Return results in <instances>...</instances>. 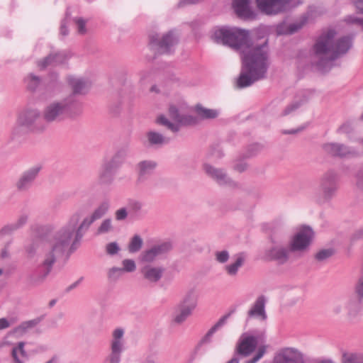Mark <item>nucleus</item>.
I'll return each mask as SVG.
<instances>
[{
    "label": "nucleus",
    "mask_w": 363,
    "mask_h": 363,
    "mask_svg": "<svg viewBox=\"0 0 363 363\" xmlns=\"http://www.w3.org/2000/svg\"><path fill=\"white\" fill-rule=\"evenodd\" d=\"M211 38L240 53L242 68L238 79L239 87H247L265 77L269 65L267 39L258 38L249 30L237 27L215 28Z\"/></svg>",
    "instance_id": "obj_1"
},
{
    "label": "nucleus",
    "mask_w": 363,
    "mask_h": 363,
    "mask_svg": "<svg viewBox=\"0 0 363 363\" xmlns=\"http://www.w3.org/2000/svg\"><path fill=\"white\" fill-rule=\"evenodd\" d=\"M72 227L60 228L39 243L33 242L26 246L25 250L29 258L37 255L38 272L43 279L50 274L59 257L67 250L75 248L72 245Z\"/></svg>",
    "instance_id": "obj_2"
},
{
    "label": "nucleus",
    "mask_w": 363,
    "mask_h": 363,
    "mask_svg": "<svg viewBox=\"0 0 363 363\" xmlns=\"http://www.w3.org/2000/svg\"><path fill=\"white\" fill-rule=\"evenodd\" d=\"M352 44V37L340 36L336 28L323 29L312 48L314 63L321 72H327L331 68L334 60L349 52Z\"/></svg>",
    "instance_id": "obj_3"
},
{
    "label": "nucleus",
    "mask_w": 363,
    "mask_h": 363,
    "mask_svg": "<svg viewBox=\"0 0 363 363\" xmlns=\"http://www.w3.org/2000/svg\"><path fill=\"white\" fill-rule=\"evenodd\" d=\"M82 111V103L74 94L65 98L48 103L42 112V116L48 123L60 122L67 118H74Z\"/></svg>",
    "instance_id": "obj_4"
},
{
    "label": "nucleus",
    "mask_w": 363,
    "mask_h": 363,
    "mask_svg": "<svg viewBox=\"0 0 363 363\" xmlns=\"http://www.w3.org/2000/svg\"><path fill=\"white\" fill-rule=\"evenodd\" d=\"M189 106L182 98L172 101L168 106V115L174 121H170L165 116L160 115L157 123L167 127L174 133L178 132L181 125H189L196 123V119L187 114Z\"/></svg>",
    "instance_id": "obj_5"
},
{
    "label": "nucleus",
    "mask_w": 363,
    "mask_h": 363,
    "mask_svg": "<svg viewBox=\"0 0 363 363\" xmlns=\"http://www.w3.org/2000/svg\"><path fill=\"white\" fill-rule=\"evenodd\" d=\"M125 330L122 327L112 330L108 340V353L103 363H120L122 354L125 350Z\"/></svg>",
    "instance_id": "obj_6"
},
{
    "label": "nucleus",
    "mask_w": 363,
    "mask_h": 363,
    "mask_svg": "<svg viewBox=\"0 0 363 363\" xmlns=\"http://www.w3.org/2000/svg\"><path fill=\"white\" fill-rule=\"evenodd\" d=\"M198 303V295L194 289H190L184 294L177 306L173 316L175 323H184L196 309Z\"/></svg>",
    "instance_id": "obj_7"
},
{
    "label": "nucleus",
    "mask_w": 363,
    "mask_h": 363,
    "mask_svg": "<svg viewBox=\"0 0 363 363\" xmlns=\"http://www.w3.org/2000/svg\"><path fill=\"white\" fill-rule=\"evenodd\" d=\"M82 217V211H79L73 213L69 218L68 222L63 225L61 228H72V245L74 247L82 238L83 234L86 232L90 225L96 220L92 215L87 216L79 224V220Z\"/></svg>",
    "instance_id": "obj_8"
},
{
    "label": "nucleus",
    "mask_w": 363,
    "mask_h": 363,
    "mask_svg": "<svg viewBox=\"0 0 363 363\" xmlns=\"http://www.w3.org/2000/svg\"><path fill=\"white\" fill-rule=\"evenodd\" d=\"M258 9L267 15H276L301 4V0H256Z\"/></svg>",
    "instance_id": "obj_9"
},
{
    "label": "nucleus",
    "mask_w": 363,
    "mask_h": 363,
    "mask_svg": "<svg viewBox=\"0 0 363 363\" xmlns=\"http://www.w3.org/2000/svg\"><path fill=\"white\" fill-rule=\"evenodd\" d=\"M313 236L314 233L310 227L300 228L289 242L290 250L293 252L306 251L312 242Z\"/></svg>",
    "instance_id": "obj_10"
},
{
    "label": "nucleus",
    "mask_w": 363,
    "mask_h": 363,
    "mask_svg": "<svg viewBox=\"0 0 363 363\" xmlns=\"http://www.w3.org/2000/svg\"><path fill=\"white\" fill-rule=\"evenodd\" d=\"M177 42L178 36L173 30L164 34L161 38L152 36L150 40L152 47L160 53L170 52Z\"/></svg>",
    "instance_id": "obj_11"
},
{
    "label": "nucleus",
    "mask_w": 363,
    "mask_h": 363,
    "mask_svg": "<svg viewBox=\"0 0 363 363\" xmlns=\"http://www.w3.org/2000/svg\"><path fill=\"white\" fill-rule=\"evenodd\" d=\"M337 175L333 170L326 172L320 179V191L323 197L328 200L335 194L337 189Z\"/></svg>",
    "instance_id": "obj_12"
},
{
    "label": "nucleus",
    "mask_w": 363,
    "mask_h": 363,
    "mask_svg": "<svg viewBox=\"0 0 363 363\" xmlns=\"http://www.w3.org/2000/svg\"><path fill=\"white\" fill-rule=\"evenodd\" d=\"M40 117V112L36 108H27L22 110L18 116L13 133H18L20 129H30Z\"/></svg>",
    "instance_id": "obj_13"
},
{
    "label": "nucleus",
    "mask_w": 363,
    "mask_h": 363,
    "mask_svg": "<svg viewBox=\"0 0 363 363\" xmlns=\"http://www.w3.org/2000/svg\"><path fill=\"white\" fill-rule=\"evenodd\" d=\"M272 363H303V357L294 347H283L274 354Z\"/></svg>",
    "instance_id": "obj_14"
},
{
    "label": "nucleus",
    "mask_w": 363,
    "mask_h": 363,
    "mask_svg": "<svg viewBox=\"0 0 363 363\" xmlns=\"http://www.w3.org/2000/svg\"><path fill=\"white\" fill-rule=\"evenodd\" d=\"M172 249L169 242H162L152 245L141 254V260L145 262H152L163 256Z\"/></svg>",
    "instance_id": "obj_15"
},
{
    "label": "nucleus",
    "mask_w": 363,
    "mask_h": 363,
    "mask_svg": "<svg viewBox=\"0 0 363 363\" xmlns=\"http://www.w3.org/2000/svg\"><path fill=\"white\" fill-rule=\"evenodd\" d=\"M266 303V298L264 296H259L248 311L247 320L250 318H256L259 321L265 322L267 318L265 311Z\"/></svg>",
    "instance_id": "obj_16"
},
{
    "label": "nucleus",
    "mask_w": 363,
    "mask_h": 363,
    "mask_svg": "<svg viewBox=\"0 0 363 363\" xmlns=\"http://www.w3.org/2000/svg\"><path fill=\"white\" fill-rule=\"evenodd\" d=\"M291 252H292L290 250L289 246L287 249L280 245H274L266 250L264 258L269 260H275L280 264H284L289 260Z\"/></svg>",
    "instance_id": "obj_17"
},
{
    "label": "nucleus",
    "mask_w": 363,
    "mask_h": 363,
    "mask_svg": "<svg viewBox=\"0 0 363 363\" xmlns=\"http://www.w3.org/2000/svg\"><path fill=\"white\" fill-rule=\"evenodd\" d=\"M41 169L40 165H35L26 172H24L16 183V186L19 190H26L28 189L37 177Z\"/></svg>",
    "instance_id": "obj_18"
},
{
    "label": "nucleus",
    "mask_w": 363,
    "mask_h": 363,
    "mask_svg": "<svg viewBox=\"0 0 363 363\" xmlns=\"http://www.w3.org/2000/svg\"><path fill=\"white\" fill-rule=\"evenodd\" d=\"M157 167V163L153 160H143L135 166L138 178L137 183H143L147 177L152 174Z\"/></svg>",
    "instance_id": "obj_19"
},
{
    "label": "nucleus",
    "mask_w": 363,
    "mask_h": 363,
    "mask_svg": "<svg viewBox=\"0 0 363 363\" xmlns=\"http://www.w3.org/2000/svg\"><path fill=\"white\" fill-rule=\"evenodd\" d=\"M71 53L69 51L58 52L46 57L43 60L40 61L38 66L40 69H45L49 65H57L65 63L70 57Z\"/></svg>",
    "instance_id": "obj_20"
},
{
    "label": "nucleus",
    "mask_w": 363,
    "mask_h": 363,
    "mask_svg": "<svg viewBox=\"0 0 363 363\" xmlns=\"http://www.w3.org/2000/svg\"><path fill=\"white\" fill-rule=\"evenodd\" d=\"M257 345V339L252 335L244 334L238 342L237 351L243 356H248L256 348Z\"/></svg>",
    "instance_id": "obj_21"
},
{
    "label": "nucleus",
    "mask_w": 363,
    "mask_h": 363,
    "mask_svg": "<svg viewBox=\"0 0 363 363\" xmlns=\"http://www.w3.org/2000/svg\"><path fill=\"white\" fill-rule=\"evenodd\" d=\"M164 269L162 267L147 264L141 269L143 278L149 283L158 282L163 276Z\"/></svg>",
    "instance_id": "obj_22"
},
{
    "label": "nucleus",
    "mask_w": 363,
    "mask_h": 363,
    "mask_svg": "<svg viewBox=\"0 0 363 363\" xmlns=\"http://www.w3.org/2000/svg\"><path fill=\"white\" fill-rule=\"evenodd\" d=\"M324 150L333 156L346 157L356 155V151L339 143H327L323 146Z\"/></svg>",
    "instance_id": "obj_23"
},
{
    "label": "nucleus",
    "mask_w": 363,
    "mask_h": 363,
    "mask_svg": "<svg viewBox=\"0 0 363 363\" xmlns=\"http://www.w3.org/2000/svg\"><path fill=\"white\" fill-rule=\"evenodd\" d=\"M117 168L112 162H104L99 171V181L101 184H111L114 179L115 169Z\"/></svg>",
    "instance_id": "obj_24"
},
{
    "label": "nucleus",
    "mask_w": 363,
    "mask_h": 363,
    "mask_svg": "<svg viewBox=\"0 0 363 363\" xmlns=\"http://www.w3.org/2000/svg\"><path fill=\"white\" fill-rule=\"evenodd\" d=\"M250 3L251 0H233V7L238 16L252 18L255 13L250 6Z\"/></svg>",
    "instance_id": "obj_25"
},
{
    "label": "nucleus",
    "mask_w": 363,
    "mask_h": 363,
    "mask_svg": "<svg viewBox=\"0 0 363 363\" xmlns=\"http://www.w3.org/2000/svg\"><path fill=\"white\" fill-rule=\"evenodd\" d=\"M146 143L148 146L160 147L169 143V138L155 130H149L146 133Z\"/></svg>",
    "instance_id": "obj_26"
},
{
    "label": "nucleus",
    "mask_w": 363,
    "mask_h": 363,
    "mask_svg": "<svg viewBox=\"0 0 363 363\" xmlns=\"http://www.w3.org/2000/svg\"><path fill=\"white\" fill-rule=\"evenodd\" d=\"M245 261V255L244 253H238L233 257L231 263L226 264L224 270L226 274L230 277H235L239 269L243 266Z\"/></svg>",
    "instance_id": "obj_27"
},
{
    "label": "nucleus",
    "mask_w": 363,
    "mask_h": 363,
    "mask_svg": "<svg viewBox=\"0 0 363 363\" xmlns=\"http://www.w3.org/2000/svg\"><path fill=\"white\" fill-rule=\"evenodd\" d=\"M345 312L350 318L357 315L362 308V298L354 296L344 302Z\"/></svg>",
    "instance_id": "obj_28"
},
{
    "label": "nucleus",
    "mask_w": 363,
    "mask_h": 363,
    "mask_svg": "<svg viewBox=\"0 0 363 363\" xmlns=\"http://www.w3.org/2000/svg\"><path fill=\"white\" fill-rule=\"evenodd\" d=\"M203 169L206 174L216 179L220 184L230 182V179L222 169H216L208 164L203 165Z\"/></svg>",
    "instance_id": "obj_29"
},
{
    "label": "nucleus",
    "mask_w": 363,
    "mask_h": 363,
    "mask_svg": "<svg viewBox=\"0 0 363 363\" xmlns=\"http://www.w3.org/2000/svg\"><path fill=\"white\" fill-rule=\"evenodd\" d=\"M305 22L306 20H302L298 22H294L291 23H281L277 27V33L278 35L293 34L300 30L303 27Z\"/></svg>",
    "instance_id": "obj_30"
},
{
    "label": "nucleus",
    "mask_w": 363,
    "mask_h": 363,
    "mask_svg": "<svg viewBox=\"0 0 363 363\" xmlns=\"http://www.w3.org/2000/svg\"><path fill=\"white\" fill-rule=\"evenodd\" d=\"M69 84L73 89V94L74 96L76 94H84L89 87L87 82L84 81L81 78H77L74 77H69L67 78Z\"/></svg>",
    "instance_id": "obj_31"
},
{
    "label": "nucleus",
    "mask_w": 363,
    "mask_h": 363,
    "mask_svg": "<svg viewBox=\"0 0 363 363\" xmlns=\"http://www.w3.org/2000/svg\"><path fill=\"white\" fill-rule=\"evenodd\" d=\"M233 311L228 313V314L221 317L207 332L205 336L201 340V343H208L211 341L213 335L221 328L227 322V320L230 316Z\"/></svg>",
    "instance_id": "obj_32"
},
{
    "label": "nucleus",
    "mask_w": 363,
    "mask_h": 363,
    "mask_svg": "<svg viewBox=\"0 0 363 363\" xmlns=\"http://www.w3.org/2000/svg\"><path fill=\"white\" fill-rule=\"evenodd\" d=\"M28 220V216L26 215L21 216L16 222L14 223L7 225L1 228L0 230V236L4 237L7 235H11L17 229L22 227Z\"/></svg>",
    "instance_id": "obj_33"
},
{
    "label": "nucleus",
    "mask_w": 363,
    "mask_h": 363,
    "mask_svg": "<svg viewBox=\"0 0 363 363\" xmlns=\"http://www.w3.org/2000/svg\"><path fill=\"white\" fill-rule=\"evenodd\" d=\"M38 323V320H31L23 322L18 327L11 331L10 334L14 335L17 337H20L35 327Z\"/></svg>",
    "instance_id": "obj_34"
},
{
    "label": "nucleus",
    "mask_w": 363,
    "mask_h": 363,
    "mask_svg": "<svg viewBox=\"0 0 363 363\" xmlns=\"http://www.w3.org/2000/svg\"><path fill=\"white\" fill-rule=\"evenodd\" d=\"M11 355L15 363H25L28 354L24 350V342H18L17 346L13 347Z\"/></svg>",
    "instance_id": "obj_35"
},
{
    "label": "nucleus",
    "mask_w": 363,
    "mask_h": 363,
    "mask_svg": "<svg viewBox=\"0 0 363 363\" xmlns=\"http://www.w3.org/2000/svg\"><path fill=\"white\" fill-rule=\"evenodd\" d=\"M197 115L203 119H211L218 116L219 111L217 109H211L203 107L201 105H196L195 107Z\"/></svg>",
    "instance_id": "obj_36"
},
{
    "label": "nucleus",
    "mask_w": 363,
    "mask_h": 363,
    "mask_svg": "<svg viewBox=\"0 0 363 363\" xmlns=\"http://www.w3.org/2000/svg\"><path fill=\"white\" fill-rule=\"evenodd\" d=\"M342 363H363V354L344 352L342 354Z\"/></svg>",
    "instance_id": "obj_37"
},
{
    "label": "nucleus",
    "mask_w": 363,
    "mask_h": 363,
    "mask_svg": "<svg viewBox=\"0 0 363 363\" xmlns=\"http://www.w3.org/2000/svg\"><path fill=\"white\" fill-rule=\"evenodd\" d=\"M109 202L108 201H104L100 203V205L94 211L91 215L96 220L100 219L106 213L109 209Z\"/></svg>",
    "instance_id": "obj_38"
},
{
    "label": "nucleus",
    "mask_w": 363,
    "mask_h": 363,
    "mask_svg": "<svg viewBox=\"0 0 363 363\" xmlns=\"http://www.w3.org/2000/svg\"><path fill=\"white\" fill-rule=\"evenodd\" d=\"M143 241L140 235H135L130 240L128 245V250L131 253L138 252L143 245Z\"/></svg>",
    "instance_id": "obj_39"
},
{
    "label": "nucleus",
    "mask_w": 363,
    "mask_h": 363,
    "mask_svg": "<svg viewBox=\"0 0 363 363\" xmlns=\"http://www.w3.org/2000/svg\"><path fill=\"white\" fill-rule=\"evenodd\" d=\"M28 88L32 91L36 90L41 84L40 79L32 74H29L25 79Z\"/></svg>",
    "instance_id": "obj_40"
},
{
    "label": "nucleus",
    "mask_w": 363,
    "mask_h": 363,
    "mask_svg": "<svg viewBox=\"0 0 363 363\" xmlns=\"http://www.w3.org/2000/svg\"><path fill=\"white\" fill-rule=\"evenodd\" d=\"M123 273V272L121 268L113 267L108 269L107 276L108 279L111 281H116L122 276Z\"/></svg>",
    "instance_id": "obj_41"
},
{
    "label": "nucleus",
    "mask_w": 363,
    "mask_h": 363,
    "mask_svg": "<svg viewBox=\"0 0 363 363\" xmlns=\"http://www.w3.org/2000/svg\"><path fill=\"white\" fill-rule=\"evenodd\" d=\"M123 272H133L136 269V264L133 259H125L122 261Z\"/></svg>",
    "instance_id": "obj_42"
},
{
    "label": "nucleus",
    "mask_w": 363,
    "mask_h": 363,
    "mask_svg": "<svg viewBox=\"0 0 363 363\" xmlns=\"http://www.w3.org/2000/svg\"><path fill=\"white\" fill-rule=\"evenodd\" d=\"M113 229L112 222L111 219H105L101 223L100 226L97 230L99 234H105L109 233Z\"/></svg>",
    "instance_id": "obj_43"
},
{
    "label": "nucleus",
    "mask_w": 363,
    "mask_h": 363,
    "mask_svg": "<svg viewBox=\"0 0 363 363\" xmlns=\"http://www.w3.org/2000/svg\"><path fill=\"white\" fill-rule=\"evenodd\" d=\"M214 255L216 260L220 264L226 263L230 258V254L227 250L216 251Z\"/></svg>",
    "instance_id": "obj_44"
},
{
    "label": "nucleus",
    "mask_w": 363,
    "mask_h": 363,
    "mask_svg": "<svg viewBox=\"0 0 363 363\" xmlns=\"http://www.w3.org/2000/svg\"><path fill=\"white\" fill-rule=\"evenodd\" d=\"M345 22L347 24L359 26L363 29V18H360L356 14H352L346 16Z\"/></svg>",
    "instance_id": "obj_45"
},
{
    "label": "nucleus",
    "mask_w": 363,
    "mask_h": 363,
    "mask_svg": "<svg viewBox=\"0 0 363 363\" xmlns=\"http://www.w3.org/2000/svg\"><path fill=\"white\" fill-rule=\"evenodd\" d=\"M126 156V152L125 150H118L115 155L113 157V158L111 160H108V162H112L114 165H116L118 167L123 160L125 159Z\"/></svg>",
    "instance_id": "obj_46"
},
{
    "label": "nucleus",
    "mask_w": 363,
    "mask_h": 363,
    "mask_svg": "<svg viewBox=\"0 0 363 363\" xmlns=\"http://www.w3.org/2000/svg\"><path fill=\"white\" fill-rule=\"evenodd\" d=\"M266 352V348L264 346L259 347L252 359H249L246 363H256L258 362Z\"/></svg>",
    "instance_id": "obj_47"
},
{
    "label": "nucleus",
    "mask_w": 363,
    "mask_h": 363,
    "mask_svg": "<svg viewBox=\"0 0 363 363\" xmlns=\"http://www.w3.org/2000/svg\"><path fill=\"white\" fill-rule=\"evenodd\" d=\"M120 250L118 245L116 242H110L106 246V252L110 255H116Z\"/></svg>",
    "instance_id": "obj_48"
},
{
    "label": "nucleus",
    "mask_w": 363,
    "mask_h": 363,
    "mask_svg": "<svg viewBox=\"0 0 363 363\" xmlns=\"http://www.w3.org/2000/svg\"><path fill=\"white\" fill-rule=\"evenodd\" d=\"M333 254V251L331 250H322L319 251L316 255L315 258L318 260H324L328 257H330Z\"/></svg>",
    "instance_id": "obj_49"
},
{
    "label": "nucleus",
    "mask_w": 363,
    "mask_h": 363,
    "mask_svg": "<svg viewBox=\"0 0 363 363\" xmlns=\"http://www.w3.org/2000/svg\"><path fill=\"white\" fill-rule=\"evenodd\" d=\"M14 323V319L11 318L10 320L2 318H0V330H4L9 328Z\"/></svg>",
    "instance_id": "obj_50"
},
{
    "label": "nucleus",
    "mask_w": 363,
    "mask_h": 363,
    "mask_svg": "<svg viewBox=\"0 0 363 363\" xmlns=\"http://www.w3.org/2000/svg\"><path fill=\"white\" fill-rule=\"evenodd\" d=\"M75 22H76V24L77 26L78 33L80 34L85 33H86V28H85L86 22L84 21V20L81 18H79L75 20Z\"/></svg>",
    "instance_id": "obj_51"
},
{
    "label": "nucleus",
    "mask_w": 363,
    "mask_h": 363,
    "mask_svg": "<svg viewBox=\"0 0 363 363\" xmlns=\"http://www.w3.org/2000/svg\"><path fill=\"white\" fill-rule=\"evenodd\" d=\"M355 292L357 296L362 298H363V276L361 277L356 285Z\"/></svg>",
    "instance_id": "obj_52"
},
{
    "label": "nucleus",
    "mask_w": 363,
    "mask_h": 363,
    "mask_svg": "<svg viewBox=\"0 0 363 363\" xmlns=\"http://www.w3.org/2000/svg\"><path fill=\"white\" fill-rule=\"evenodd\" d=\"M333 313L338 315L342 313V312H345V308L344 303L337 302L333 306Z\"/></svg>",
    "instance_id": "obj_53"
},
{
    "label": "nucleus",
    "mask_w": 363,
    "mask_h": 363,
    "mask_svg": "<svg viewBox=\"0 0 363 363\" xmlns=\"http://www.w3.org/2000/svg\"><path fill=\"white\" fill-rule=\"evenodd\" d=\"M352 3L357 13L363 14V0H352Z\"/></svg>",
    "instance_id": "obj_54"
},
{
    "label": "nucleus",
    "mask_w": 363,
    "mask_h": 363,
    "mask_svg": "<svg viewBox=\"0 0 363 363\" xmlns=\"http://www.w3.org/2000/svg\"><path fill=\"white\" fill-rule=\"evenodd\" d=\"M151 74L149 72H142L140 73V83L141 84H145L150 80Z\"/></svg>",
    "instance_id": "obj_55"
},
{
    "label": "nucleus",
    "mask_w": 363,
    "mask_h": 363,
    "mask_svg": "<svg viewBox=\"0 0 363 363\" xmlns=\"http://www.w3.org/2000/svg\"><path fill=\"white\" fill-rule=\"evenodd\" d=\"M127 217V211L125 208H121L116 211V218L118 220H124Z\"/></svg>",
    "instance_id": "obj_56"
},
{
    "label": "nucleus",
    "mask_w": 363,
    "mask_h": 363,
    "mask_svg": "<svg viewBox=\"0 0 363 363\" xmlns=\"http://www.w3.org/2000/svg\"><path fill=\"white\" fill-rule=\"evenodd\" d=\"M130 209L134 211H138L142 208V203L138 201H130L128 203Z\"/></svg>",
    "instance_id": "obj_57"
},
{
    "label": "nucleus",
    "mask_w": 363,
    "mask_h": 363,
    "mask_svg": "<svg viewBox=\"0 0 363 363\" xmlns=\"http://www.w3.org/2000/svg\"><path fill=\"white\" fill-rule=\"evenodd\" d=\"M247 164L243 161L238 162L234 165V169L239 172H242L247 169Z\"/></svg>",
    "instance_id": "obj_58"
},
{
    "label": "nucleus",
    "mask_w": 363,
    "mask_h": 363,
    "mask_svg": "<svg viewBox=\"0 0 363 363\" xmlns=\"http://www.w3.org/2000/svg\"><path fill=\"white\" fill-rule=\"evenodd\" d=\"M357 187L363 191V169L361 170L357 174Z\"/></svg>",
    "instance_id": "obj_59"
},
{
    "label": "nucleus",
    "mask_w": 363,
    "mask_h": 363,
    "mask_svg": "<svg viewBox=\"0 0 363 363\" xmlns=\"http://www.w3.org/2000/svg\"><path fill=\"white\" fill-rule=\"evenodd\" d=\"M60 33L62 35H67L68 33V30L67 28V21L63 20L60 26Z\"/></svg>",
    "instance_id": "obj_60"
},
{
    "label": "nucleus",
    "mask_w": 363,
    "mask_h": 363,
    "mask_svg": "<svg viewBox=\"0 0 363 363\" xmlns=\"http://www.w3.org/2000/svg\"><path fill=\"white\" fill-rule=\"evenodd\" d=\"M352 129V125L350 122L344 123L340 128V131L342 133H348Z\"/></svg>",
    "instance_id": "obj_61"
},
{
    "label": "nucleus",
    "mask_w": 363,
    "mask_h": 363,
    "mask_svg": "<svg viewBox=\"0 0 363 363\" xmlns=\"http://www.w3.org/2000/svg\"><path fill=\"white\" fill-rule=\"evenodd\" d=\"M298 107L297 104H291L284 111V115H288L292 112V111L296 109Z\"/></svg>",
    "instance_id": "obj_62"
},
{
    "label": "nucleus",
    "mask_w": 363,
    "mask_h": 363,
    "mask_svg": "<svg viewBox=\"0 0 363 363\" xmlns=\"http://www.w3.org/2000/svg\"><path fill=\"white\" fill-rule=\"evenodd\" d=\"M9 243H8L4 247V248L1 250V257L2 258H6V257H9Z\"/></svg>",
    "instance_id": "obj_63"
},
{
    "label": "nucleus",
    "mask_w": 363,
    "mask_h": 363,
    "mask_svg": "<svg viewBox=\"0 0 363 363\" xmlns=\"http://www.w3.org/2000/svg\"><path fill=\"white\" fill-rule=\"evenodd\" d=\"M45 363H59V357L57 356H53Z\"/></svg>",
    "instance_id": "obj_64"
}]
</instances>
